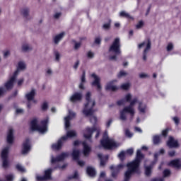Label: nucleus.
Returning a JSON list of instances; mask_svg holds the SVG:
<instances>
[{"mask_svg": "<svg viewBox=\"0 0 181 181\" xmlns=\"http://www.w3.org/2000/svg\"><path fill=\"white\" fill-rule=\"evenodd\" d=\"M5 93V89L4 88H0V97Z\"/></svg>", "mask_w": 181, "mask_h": 181, "instance_id": "obj_60", "label": "nucleus"}, {"mask_svg": "<svg viewBox=\"0 0 181 181\" xmlns=\"http://www.w3.org/2000/svg\"><path fill=\"white\" fill-rule=\"evenodd\" d=\"M81 82L79 85V88L81 90H83V89H84V83H86V72L85 71L83 72L82 76L81 78Z\"/></svg>", "mask_w": 181, "mask_h": 181, "instance_id": "obj_28", "label": "nucleus"}, {"mask_svg": "<svg viewBox=\"0 0 181 181\" xmlns=\"http://www.w3.org/2000/svg\"><path fill=\"white\" fill-rule=\"evenodd\" d=\"M6 179L7 181H12L13 179H15V177L12 174H9L6 175Z\"/></svg>", "mask_w": 181, "mask_h": 181, "instance_id": "obj_38", "label": "nucleus"}, {"mask_svg": "<svg viewBox=\"0 0 181 181\" xmlns=\"http://www.w3.org/2000/svg\"><path fill=\"white\" fill-rule=\"evenodd\" d=\"M152 165L145 166V173L146 176H150L151 173Z\"/></svg>", "mask_w": 181, "mask_h": 181, "instance_id": "obj_31", "label": "nucleus"}, {"mask_svg": "<svg viewBox=\"0 0 181 181\" xmlns=\"http://www.w3.org/2000/svg\"><path fill=\"white\" fill-rule=\"evenodd\" d=\"M119 16L122 18H126V19H129V21H134V17L131 16L129 13H126L125 11L120 12Z\"/></svg>", "mask_w": 181, "mask_h": 181, "instance_id": "obj_26", "label": "nucleus"}, {"mask_svg": "<svg viewBox=\"0 0 181 181\" xmlns=\"http://www.w3.org/2000/svg\"><path fill=\"white\" fill-rule=\"evenodd\" d=\"M52 170L50 168L45 170L44 176H39V175L36 176L37 180L38 181L50 180V179H52V176L50 175H52Z\"/></svg>", "mask_w": 181, "mask_h": 181, "instance_id": "obj_11", "label": "nucleus"}, {"mask_svg": "<svg viewBox=\"0 0 181 181\" xmlns=\"http://www.w3.org/2000/svg\"><path fill=\"white\" fill-rule=\"evenodd\" d=\"M111 46H119V38H115Z\"/></svg>", "mask_w": 181, "mask_h": 181, "instance_id": "obj_42", "label": "nucleus"}, {"mask_svg": "<svg viewBox=\"0 0 181 181\" xmlns=\"http://www.w3.org/2000/svg\"><path fill=\"white\" fill-rule=\"evenodd\" d=\"M83 146V155L84 156H87L90 152H91V148L87 145V143L86 141H83L82 143Z\"/></svg>", "mask_w": 181, "mask_h": 181, "instance_id": "obj_24", "label": "nucleus"}, {"mask_svg": "<svg viewBox=\"0 0 181 181\" xmlns=\"http://www.w3.org/2000/svg\"><path fill=\"white\" fill-rule=\"evenodd\" d=\"M126 103H129L130 105L124 107L123 110L120 111L119 119L122 121H127V114H129L130 121L134 119V117H135V107H134V105H135L136 103L139 104L138 110L139 112L141 114L146 112V104L142 103V101H139L137 98L132 99V95H131V93H127L125 95L124 99L118 100L117 105H125Z\"/></svg>", "mask_w": 181, "mask_h": 181, "instance_id": "obj_1", "label": "nucleus"}, {"mask_svg": "<svg viewBox=\"0 0 181 181\" xmlns=\"http://www.w3.org/2000/svg\"><path fill=\"white\" fill-rule=\"evenodd\" d=\"M163 176L164 177H168V176H170V170L166 169L163 171Z\"/></svg>", "mask_w": 181, "mask_h": 181, "instance_id": "obj_40", "label": "nucleus"}, {"mask_svg": "<svg viewBox=\"0 0 181 181\" xmlns=\"http://www.w3.org/2000/svg\"><path fill=\"white\" fill-rule=\"evenodd\" d=\"M95 45H101V37H95Z\"/></svg>", "mask_w": 181, "mask_h": 181, "instance_id": "obj_47", "label": "nucleus"}, {"mask_svg": "<svg viewBox=\"0 0 181 181\" xmlns=\"http://www.w3.org/2000/svg\"><path fill=\"white\" fill-rule=\"evenodd\" d=\"M16 169L19 170V172H25L26 170H25V168L22 166L21 164H17L16 165Z\"/></svg>", "mask_w": 181, "mask_h": 181, "instance_id": "obj_37", "label": "nucleus"}, {"mask_svg": "<svg viewBox=\"0 0 181 181\" xmlns=\"http://www.w3.org/2000/svg\"><path fill=\"white\" fill-rule=\"evenodd\" d=\"M125 76H128V73L125 72L124 71H120L117 74L118 78H121V77H125Z\"/></svg>", "mask_w": 181, "mask_h": 181, "instance_id": "obj_35", "label": "nucleus"}, {"mask_svg": "<svg viewBox=\"0 0 181 181\" xmlns=\"http://www.w3.org/2000/svg\"><path fill=\"white\" fill-rule=\"evenodd\" d=\"M98 156L100 158V166H105V160L108 159V156L103 157V154H98Z\"/></svg>", "mask_w": 181, "mask_h": 181, "instance_id": "obj_29", "label": "nucleus"}, {"mask_svg": "<svg viewBox=\"0 0 181 181\" xmlns=\"http://www.w3.org/2000/svg\"><path fill=\"white\" fill-rule=\"evenodd\" d=\"M46 73H47V76H50V74H52V69H47Z\"/></svg>", "mask_w": 181, "mask_h": 181, "instance_id": "obj_61", "label": "nucleus"}, {"mask_svg": "<svg viewBox=\"0 0 181 181\" xmlns=\"http://www.w3.org/2000/svg\"><path fill=\"white\" fill-rule=\"evenodd\" d=\"M174 122L176 124V125H178L179 124V119L177 117H175L173 118Z\"/></svg>", "mask_w": 181, "mask_h": 181, "instance_id": "obj_55", "label": "nucleus"}, {"mask_svg": "<svg viewBox=\"0 0 181 181\" xmlns=\"http://www.w3.org/2000/svg\"><path fill=\"white\" fill-rule=\"evenodd\" d=\"M151 181H165V180L163 178H153Z\"/></svg>", "mask_w": 181, "mask_h": 181, "instance_id": "obj_57", "label": "nucleus"}, {"mask_svg": "<svg viewBox=\"0 0 181 181\" xmlns=\"http://www.w3.org/2000/svg\"><path fill=\"white\" fill-rule=\"evenodd\" d=\"M69 156V153H62L61 155L54 158L53 156L51 157V163H57V162H62V160H64L66 158Z\"/></svg>", "mask_w": 181, "mask_h": 181, "instance_id": "obj_14", "label": "nucleus"}, {"mask_svg": "<svg viewBox=\"0 0 181 181\" xmlns=\"http://www.w3.org/2000/svg\"><path fill=\"white\" fill-rule=\"evenodd\" d=\"M117 81H112L107 84L105 89L109 90L110 91H117L118 90V87L114 86V82Z\"/></svg>", "mask_w": 181, "mask_h": 181, "instance_id": "obj_23", "label": "nucleus"}, {"mask_svg": "<svg viewBox=\"0 0 181 181\" xmlns=\"http://www.w3.org/2000/svg\"><path fill=\"white\" fill-rule=\"evenodd\" d=\"M122 168H124V165L122 164H119V165L117 166H114V165H112L110 166V169L112 171V177H117V175H118V173H119V170L120 169H122Z\"/></svg>", "mask_w": 181, "mask_h": 181, "instance_id": "obj_18", "label": "nucleus"}, {"mask_svg": "<svg viewBox=\"0 0 181 181\" xmlns=\"http://www.w3.org/2000/svg\"><path fill=\"white\" fill-rule=\"evenodd\" d=\"M72 158H73L74 160H77L78 165H79V166H84V163H85L84 161L78 160V159L80 158V151L79 150L74 149L73 151Z\"/></svg>", "mask_w": 181, "mask_h": 181, "instance_id": "obj_15", "label": "nucleus"}, {"mask_svg": "<svg viewBox=\"0 0 181 181\" xmlns=\"http://www.w3.org/2000/svg\"><path fill=\"white\" fill-rule=\"evenodd\" d=\"M16 114H23L24 110L23 109L18 108V109H16Z\"/></svg>", "mask_w": 181, "mask_h": 181, "instance_id": "obj_53", "label": "nucleus"}, {"mask_svg": "<svg viewBox=\"0 0 181 181\" xmlns=\"http://www.w3.org/2000/svg\"><path fill=\"white\" fill-rule=\"evenodd\" d=\"M121 54V50L118 46H112L110 47L108 56L110 60H117V56Z\"/></svg>", "mask_w": 181, "mask_h": 181, "instance_id": "obj_10", "label": "nucleus"}, {"mask_svg": "<svg viewBox=\"0 0 181 181\" xmlns=\"http://www.w3.org/2000/svg\"><path fill=\"white\" fill-rule=\"evenodd\" d=\"M144 26V21H139V23L136 24V29H141Z\"/></svg>", "mask_w": 181, "mask_h": 181, "instance_id": "obj_45", "label": "nucleus"}, {"mask_svg": "<svg viewBox=\"0 0 181 181\" xmlns=\"http://www.w3.org/2000/svg\"><path fill=\"white\" fill-rule=\"evenodd\" d=\"M151 40L148 39V40H146L142 43L139 44V46H151Z\"/></svg>", "mask_w": 181, "mask_h": 181, "instance_id": "obj_33", "label": "nucleus"}, {"mask_svg": "<svg viewBox=\"0 0 181 181\" xmlns=\"http://www.w3.org/2000/svg\"><path fill=\"white\" fill-rule=\"evenodd\" d=\"M125 135L128 138H132V133L129 132V130H128V129L125 130Z\"/></svg>", "mask_w": 181, "mask_h": 181, "instance_id": "obj_48", "label": "nucleus"}, {"mask_svg": "<svg viewBox=\"0 0 181 181\" xmlns=\"http://www.w3.org/2000/svg\"><path fill=\"white\" fill-rule=\"evenodd\" d=\"M61 16H62V13H57L54 14V19H59V18H60Z\"/></svg>", "mask_w": 181, "mask_h": 181, "instance_id": "obj_56", "label": "nucleus"}, {"mask_svg": "<svg viewBox=\"0 0 181 181\" xmlns=\"http://www.w3.org/2000/svg\"><path fill=\"white\" fill-rule=\"evenodd\" d=\"M87 57H88V59H93V57H94V52L89 51L87 52Z\"/></svg>", "mask_w": 181, "mask_h": 181, "instance_id": "obj_44", "label": "nucleus"}, {"mask_svg": "<svg viewBox=\"0 0 181 181\" xmlns=\"http://www.w3.org/2000/svg\"><path fill=\"white\" fill-rule=\"evenodd\" d=\"M168 166H173V168H175L176 169H180L181 159L171 160L170 163H168Z\"/></svg>", "mask_w": 181, "mask_h": 181, "instance_id": "obj_20", "label": "nucleus"}, {"mask_svg": "<svg viewBox=\"0 0 181 181\" xmlns=\"http://www.w3.org/2000/svg\"><path fill=\"white\" fill-rule=\"evenodd\" d=\"M168 131H169L168 129L163 130V132H162L163 136H166V135H168Z\"/></svg>", "mask_w": 181, "mask_h": 181, "instance_id": "obj_58", "label": "nucleus"}, {"mask_svg": "<svg viewBox=\"0 0 181 181\" xmlns=\"http://www.w3.org/2000/svg\"><path fill=\"white\" fill-rule=\"evenodd\" d=\"M35 95H36V90L32 89L30 92H28L25 95V98H26V99L28 100V101L29 103H30V101H33L35 103H36V100H35Z\"/></svg>", "mask_w": 181, "mask_h": 181, "instance_id": "obj_19", "label": "nucleus"}, {"mask_svg": "<svg viewBox=\"0 0 181 181\" xmlns=\"http://www.w3.org/2000/svg\"><path fill=\"white\" fill-rule=\"evenodd\" d=\"M74 117H76V113L71 112V110H69V115L64 117L65 129L70 128V121H71Z\"/></svg>", "mask_w": 181, "mask_h": 181, "instance_id": "obj_12", "label": "nucleus"}, {"mask_svg": "<svg viewBox=\"0 0 181 181\" xmlns=\"http://www.w3.org/2000/svg\"><path fill=\"white\" fill-rule=\"evenodd\" d=\"M54 55H55V59L57 62H59L60 60V54L59 53V52L55 51L54 52Z\"/></svg>", "mask_w": 181, "mask_h": 181, "instance_id": "obj_46", "label": "nucleus"}, {"mask_svg": "<svg viewBox=\"0 0 181 181\" xmlns=\"http://www.w3.org/2000/svg\"><path fill=\"white\" fill-rule=\"evenodd\" d=\"M74 136H77V133L76 131H68L66 136H62L57 144H52V149H54V151H59V149H61L62 146H63V144H64V142H66L69 138H74Z\"/></svg>", "mask_w": 181, "mask_h": 181, "instance_id": "obj_6", "label": "nucleus"}, {"mask_svg": "<svg viewBox=\"0 0 181 181\" xmlns=\"http://www.w3.org/2000/svg\"><path fill=\"white\" fill-rule=\"evenodd\" d=\"M168 154H169V156H175V151H170Z\"/></svg>", "mask_w": 181, "mask_h": 181, "instance_id": "obj_62", "label": "nucleus"}, {"mask_svg": "<svg viewBox=\"0 0 181 181\" xmlns=\"http://www.w3.org/2000/svg\"><path fill=\"white\" fill-rule=\"evenodd\" d=\"M129 87H131V84H129V83H123L121 86L122 90H128Z\"/></svg>", "mask_w": 181, "mask_h": 181, "instance_id": "obj_36", "label": "nucleus"}, {"mask_svg": "<svg viewBox=\"0 0 181 181\" xmlns=\"http://www.w3.org/2000/svg\"><path fill=\"white\" fill-rule=\"evenodd\" d=\"M111 28V24L110 23L103 25V29L108 30Z\"/></svg>", "mask_w": 181, "mask_h": 181, "instance_id": "obj_49", "label": "nucleus"}, {"mask_svg": "<svg viewBox=\"0 0 181 181\" xmlns=\"http://www.w3.org/2000/svg\"><path fill=\"white\" fill-rule=\"evenodd\" d=\"M126 155H132V153H134V149L130 148L127 150V151H125Z\"/></svg>", "mask_w": 181, "mask_h": 181, "instance_id": "obj_50", "label": "nucleus"}, {"mask_svg": "<svg viewBox=\"0 0 181 181\" xmlns=\"http://www.w3.org/2000/svg\"><path fill=\"white\" fill-rule=\"evenodd\" d=\"M167 145L169 148H177V146H179V143H177V140H175L173 137L170 136Z\"/></svg>", "mask_w": 181, "mask_h": 181, "instance_id": "obj_21", "label": "nucleus"}, {"mask_svg": "<svg viewBox=\"0 0 181 181\" xmlns=\"http://www.w3.org/2000/svg\"><path fill=\"white\" fill-rule=\"evenodd\" d=\"M83 99V93L81 92L74 93L70 98V101L71 103H78L81 100Z\"/></svg>", "mask_w": 181, "mask_h": 181, "instance_id": "obj_16", "label": "nucleus"}, {"mask_svg": "<svg viewBox=\"0 0 181 181\" xmlns=\"http://www.w3.org/2000/svg\"><path fill=\"white\" fill-rule=\"evenodd\" d=\"M8 56H9V51L4 52V57H8Z\"/></svg>", "mask_w": 181, "mask_h": 181, "instance_id": "obj_63", "label": "nucleus"}, {"mask_svg": "<svg viewBox=\"0 0 181 181\" xmlns=\"http://www.w3.org/2000/svg\"><path fill=\"white\" fill-rule=\"evenodd\" d=\"M49 105H47V103L46 102L43 103L42 105V110L43 111H46V110H47Z\"/></svg>", "mask_w": 181, "mask_h": 181, "instance_id": "obj_43", "label": "nucleus"}, {"mask_svg": "<svg viewBox=\"0 0 181 181\" xmlns=\"http://www.w3.org/2000/svg\"><path fill=\"white\" fill-rule=\"evenodd\" d=\"M9 149H11V147L9 146H7L1 151V157L2 160V166L3 168H4V169H6V168L9 166V160H8Z\"/></svg>", "mask_w": 181, "mask_h": 181, "instance_id": "obj_9", "label": "nucleus"}, {"mask_svg": "<svg viewBox=\"0 0 181 181\" xmlns=\"http://www.w3.org/2000/svg\"><path fill=\"white\" fill-rule=\"evenodd\" d=\"M7 142L8 144L13 142V129L12 128H10L7 133Z\"/></svg>", "mask_w": 181, "mask_h": 181, "instance_id": "obj_22", "label": "nucleus"}, {"mask_svg": "<svg viewBox=\"0 0 181 181\" xmlns=\"http://www.w3.org/2000/svg\"><path fill=\"white\" fill-rule=\"evenodd\" d=\"M21 13L23 16V18H28L29 16V8H25L21 10Z\"/></svg>", "mask_w": 181, "mask_h": 181, "instance_id": "obj_30", "label": "nucleus"}, {"mask_svg": "<svg viewBox=\"0 0 181 181\" xmlns=\"http://www.w3.org/2000/svg\"><path fill=\"white\" fill-rule=\"evenodd\" d=\"M167 50L168 52H170L171 50H173V46H168Z\"/></svg>", "mask_w": 181, "mask_h": 181, "instance_id": "obj_64", "label": "nucleus"}, {"mask_svg": "<svg viewBox=\"0 0 181 181\" xmlns=\"http://www.w3.org/2000/svg\"><path fill=\"white\" fill-rule=\"evenodd\" d=\"M153 144L156 145L160 142V136H154L153 138Z\"/></svg>", "mask_w": 181, "mask_h": 181, "instance_id": "obj_34", "label": "nucleus"}, {"mask_svg": "<svg viewBox=\"0 0 181 181\" xmlns=\"http://www.w3.org/2000/svg\"><path fill=\"white\" fill-rule=\"evenodd\" d=\"M80 64V61L77 60L75 64H74V69H75V70H77V69L78 68V66Z\"/></svg>", "mask_w": 181, "mask_h": 181, "instance_id": "obj_51", "label": "nucleus"}, {"mask_svg": "<svg viewBox=\"0 0 181 181\" xmlns=\"http://www.w3.org/2000/svg\"><path fill=\"white\" fill-rule=\"evenodd\" d=\"M47 119L42 120L40 125H37V119H34L30 122V129L32 131H38L40 134L47 132Z\"/></svg>", "mask_w": 181, "mask_h": 181, "instance_id": "obj_5", "label": "nucleus"}, {"mask_svg": "<svg viewBox=\"0 0 181 181\" xmlns=\"http://www.w3.org/2000/svg\"><path fill=\"white\" fill-rule=\"evenodd\" d=\"M139 77L140 78H146V77H148V74H139Z\"/></svg>", "mask_w": 181, "mask_h": 181, "instance_id": "obj_54", "label": "nucleus"}, {"mask_svg": "<svg viewBox=\"0 0 181 181\" xmlns=\"http://www.w3.org/2000/svg\"><path fill=\"white\" fill-rule=\"evenodd\" d=\"M26 69V64L23 62L21 61L18 64L17 70L13 73V76L10 77L8 81L5 83V87L6 90H11L13 88V83H15V80H16V77H18V74H19V71L21 70H25Z\"/></svg>", "mask_w": 181, "mask_h": 181, "instance_id": "obj_4", "label": "nucleus"}, {"mask_svg": "<svg viewBox=\"0 0 181 181\" xmlns=\"http://www.w3.org/2000/svg\"><path fill=\"white\" fill-rule=\"evenodd\" d=\"M90 97H91V93L88 92L86 96V104H85L83 113L86 117H90V122L92 124H95V122H97V117L95 116H93L95 111L93 110V108L94 105H95V100L90 99Z\"/></svg>", "mask_w": 181, "mask_h": 181, "instance_id": "obj_3", "label": "nucleus"}, {"mask_svg": "<svg viewBox=\"0 0 181 181\" xmlns=\"http://www.w3.org/2000/svg\"><path fill=\"white\" fill-rule=\"evenodd\" d=\"M100 144L105 149H112V148L119 146V144H117L112 139L108 138V133L107 132L104 133Z\"/></svg>", "mask_w": 181, "mask_h": 181, "instance_id": "obj_7", "label": "nucleus"}, {"mask_svg": "<svg viewBox=\"0 0 181 181\" xmlns=\"http://www.w3.org/2000/svg\"><path fill=\"white\" fill-rule=\"evenodd\" d=\"M87 174L90 177H93V176L95 175V169L93 167H88L86 170Z\"/></svg>", "mask_w": 181, "mask_h": 181, "instance_id": "obj_27", "label": "nucleus"}, {"mask_svg": "<svg viewBox=\"0 0 181 181\" xmlns=\"http://www.w3.org/2000/svg\"><path fill=\"white\" fill-rule=\"evenodd\" d=\"M29 151H30V140H29V139H27L23 143V147H22L23 155H25V153H28Z\"/></svg>", "mask_w": 181, "mask_h": 181, "instance_id": "obj_17", "label": "nucleus"}, {"mask_svg": "<svg viewBox=\"0 0 181 181\" xmlns=\"http://www.w3.org/2000/svg\"><path fill=\"white\" fill-rule=\"evenodd\" d=\"M142 159H144V154L141 153V150H137L135 160L127 165L128 169L124 173V181H129L131 176H132L134 173H139V164Z\"/></svg>", "mask_w": 181, "mask_h": 181, "instance_id": "obj_2", "label": "nucleus"}, {"mask_svg": "<svg viewBox=\"0 0 181 181\" xmlns=\"http://www.w3.org/2000/svg\"><path fill=\"white\" fill-rule=\"evenodd\" d=\"M23 78H21L20 80L18 81V86H21V84H23Z\"/></svg>", "mask_w": 181, "mask_h": 181, "instance_id": "obj_59", "label": "nucleus"}, {"mask_svg": "<svg viewBox=\"0 0 181 181\" xmlns=\"http://www.w3.org/2000/svg\"><path fill=\"white\" fill-rule=\"evenodd\" d=\"M100 131H101V129H100L99 127L94 126L93 128L92 129L90 127H88L83 132V136L86 139H91L93 133L96 132L95 138H98L100 135Z\"/></svg>", "mask_w": 181, "mask_h": 181, "instance_id": "obj_8", "label": "nucleus"}, {"mask_svg": "<svg viewBox=\"0 0 181 181\" xmlns=\"http://www.w3.org/2000/svg\"><path fill=\"white\" fill-rule=\"evenodd\" d=\"M126 153L125 151H122L118 155V157L121 160H124V158H125Z\"/></svg>", "mask_w": 181, "mask_h": 181, "instance_id": "obj_41", "label": "nucleus"}, {"mask_svg": "<svg viewBox=\"0 0 181 181\" xmlns=\"http://www.w3.org/2000/svg\"><path fill=\"white\" fill-rule=\"evenodd\" d=\"M151 50V46H147L144 49L143 60L146 61V53Z\"/></svg>", "mask_w": 181, "mask_h": 181, "instance_id": "obj_32", "label": "nucleus"}, {"mask_svg": "<svg viewBox=\"0 0 181 181\" xmlns=\"http://www.w3.org/2000/svg\"><path fill=\"white\" fill-rule=\"evenodd\" d=\"M63 37H64V33H61L58 34L57 35H56L54 37V42L55 45H57V43H59V42H60V40H62L63 39Z\"/></svg>", "mask_w": 181, "mask_h": 181, "instance_id": "obj_25", "label": "nucleus"}, {"mask_svg": "<svg viewBox=\"0 0 181 181\" xmlns=\"http://www.w3.org/2000/svg\"><path fill=\"white\" fill-rule=\"evenodd\" d=\"M91 77L93 78L92 86L97 87V89L100 91V90H101V78H100L95 74H92Z\"/></svg>", "mask_w": 181, "mask_h": 181, "instance_id": "obj_13", "label": "nucleus"}, {"mask_svg": "<svg viewBox=\"0 0 181 181\" xmlns=\"http://www.w3.org/2000/svg\"><path fill=\"white\" fill-rule=\"evenodd\" d=\"M22 50L23 52H30V50H32V47H29V46H23L22 47Z\"/></svg>", "mask_w": 181, "mask_h": 181, "instance_id": "obj_39", "label": "nucleus"}, {"mask_svg": "<svg viewBox=\"0 0 181 181\" xmlns=\"http://www.w3.org/2000/svg\"><path fill=\"white\" fill-rule=\"evenodd\" d=\"M112 124V119H109L106 123L107 128H110V126Z\"/></svg>", "mask_w": 181, "mask_h": 181, "instance_id": "obj_52", "label": "nucleus"}]
</instances>
